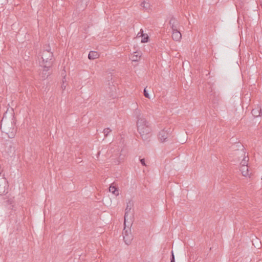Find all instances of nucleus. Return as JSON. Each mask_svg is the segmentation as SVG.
<instances>
[{"mask_svg": "<svg viewBox=\"0 0 262 262\" xmlns=\"http://www.w3.org/2000/svg\"><path fill=\"white\" fill-rule=\"evenodd\" d=\"M137 130L141 138L144 142H148L151 136V127L150 123L146 118L137 120Z\"/></svg>", "mask_w": 262, "mask_h": 262, "instance_id": "1", "label": "nucleus"}, {"mask_svg": "<svg viewBox=\"0 0 262 262\" xmlns=\"http://www.w3.org/2000/svg\"><path fill=\"white\" fill-rule=\"evenodd\" d=\"M1 129L2 132L6 133L9 138H14L16 133V128L13 121H7L4 117L2 120Z\"/></svg>", "mask_w": 262, "mask_h": 262, "instance_id": "2", "label": "nucleus"}, {"mask_svg": "<svg viewBox=\"0 0 262 262\" xmlns=\"http://www.w3.org/2000/svg\"><path fill=\"white\" fill-rule=\"evenodd\" d=\"M49 48H50L49 47ZM53 56V53L51 51L50 49L43 50L41 52V55L42 60V63L40 66L45 68H51L52 66V62L51 60L52 59Z\"/></svg>", "mask_w": 262, "mask_h": 262, "instance_id": "3", "label": "nucleus"}, {"mask_svg": "<svg viewBox=\"0 0 262 262\" xmlns=\"http://www.w3.org/2000/svg\"><path fill=\"white\" fill-rule=\"evenodd\" d=\"M172 130L171 128H164L159 134V139L161 142H164L171 136Z\"/></svg>", "mask_w": 262, "mask_h": 262, "instance_id": "4", "label": "nucleus"}, {"mask_svg": "<svg viewBox=\"0 0 262 262\" xmlns=\"http://www.w3.org/2000/svg\"><path fill=\"white\" fill-rule=\"evenodd\" d=\"M8 182L4 178H0V195H3L7 192L8 188Z\"/></svg>", "mask_w": 262, "mask_h": 262, "instance_id": "5", "label": "nucleus"}, {"mask_svg": "<svg viewBox=\"0 0 262 262\" xmlns=\"http://www.w3.org/2000/svg\"><path fill=\"white\" fill-rule=\"evenodd\" d=\"M169 24L172 31H176L177 30H179V22L174 16H172L171 17Z\"/></svg>", "mask_w": 262, "mask_h": 262, "instance_id": "6", "label": "nucleus"}, {"mask_svg": "<svg viewBox=\"0 0 262 262\" xmlns=\"http://www.w3.org/2000/svg\"><path fill=\"white\" fill-rule=\"evenodd\" d=\"M124 226L125 228H129L133 224V218L131 215L127 216L125 218V216H124Z\"/></svg>", "mask_w": 262, "mask_h": 262, "instance_id": "7", "label": "nucleus"}, {"mask_svg": "<svg viewBox=\"0 0 262 262\" xmlns=\"http://www.w3.org/2000/svg\"><path fill=\"white\" fill-rule=\"evenodd\" d=\"M172 38L173 40L176 41H179L182 38V35L179 30L172 31Z\"/></svg>", "mask_w": 262, "mask_h": 262, "instance_id": "8", "label": "nucleus"}, {"mask_svg": "<svg viewBox=\"0 0 262 262\" xmlns=\"http://www.w3.org/2000/svg\"><path fill=\"white\" fill-rule=\"evenodd\" d=\"M129 234L123 235V240L125 244L127 245H129L131 243V241L133 238V236L131 233V230L129 229Z\"/></svg>", "mask_w": 262, "mask_h": 262, "instance_id": "9", "label": "nucleus"}, {"mask_svg": "<svg viewBox=\"0 0 262 262\" xmlns=\"http://www.w3.org/2000/svg\"><path fill=\"white\" fill-rule=\"evenodd\" d=\"M134 115L137 119V120H139L141 118H145L144 116L141 114V111L138 108L135 110L134 112Z\"/></svg>", "mask_w": 262, "mask_h": 262, "instance_id": "10", "label": "nucleus"}, {"mask_svg": "<svg viewBox=\"0 0 262 262\" xmlns=\"http://www.w3.org/2000/svg\"><path fill=\"white\" fill-rule=\"evenodd\" d=\"M240 170L243 176L247 177L250 176L249 173V169L248 165H244V166H241Z\"/></svg>", "mask_w": 262, "mask_h": 262, "instance_id": "11", "label": "nucleus"}, {"mask_svg": "<svg viewBox=\"0 0 262 262\" xmlns=\"http://www.w3.org/2000/svg\"><path fill=\"white\" fill-rule=\"evenodd\" d=\"M109 190L110 192H112V193L115 194V195L117 196L119 195V191L117 187L114 185V183H112L110 187Z\"/></svg>", "mask_w": 262, "mask_h": 262, "instance_id": "12", "label": "nucleus"}, {"mask_svg": "<svg viewBox=\"0 0 262 262\" xmlns=\"http://www.w3.org/2000/svg\"><path fill=\"white\" fill-rule=\"evenodd\" d=\"M133 206V203L130 201H129L128 203H127V206L126 207L125 210V214L124 216H125V218L127 216H129V213L130 212L132 207Z\"/></svg>", "mask_w": 262, "mask_h": 262, "instance_id": "13", "label": "nucleus"}, {"mask_svg": "<svg viewBox=\"0 0 262 262\" xmlns=\"http://www.w3.org/2000/svg\"><path fill=\"white\" fill-rule=\"evenodd\" d=\"M99 56V55L97 52L92 51L90 52L88 58L89 59H95L98 58Z\"/></svg>", "mask_w": 262, "mask_h": 262, "instance_id": "14", "label": "nucleus"}, {"mask_svg": "<svg viewBox=\"0 0 262 262\" xmlns=\"http://www.w3.org/2000/svg\"><path fill=\"white\" fill-rule=\"evenodd\" d=\"M44 68V69L43 70V71L41 74V76L43 79H46L50 75V73L48 72V71L49 70V69L50 68Z\"/></svg>", "mask_w": 262, "mask_h": 262, "instance_id": "15", "label": "nucleus"}, {"mask_svg": "<svg viewBox=\"0 0 262 262\" xmlns=\"http://www.w3.org/2000/svg\"><path fill=\"white\" fill-rule=\"evenodd\" d=\"M140 5L145 10H148L150 7V4L148 2H146L145 1H143Z\"/></svg>", "mask_w": 262, "mask_h": 262, "instance_id": "16", "label": "nucleus"}, {"mask_svg": "<svg viewBox=\"0 0 262 262\" xmlns=\"http://www.w3.org/2000/svg\"><path fill=\"white\" fill-rule=\"evenodd\" d=\"M249 161V158L245 157L242 162L240 163L241 166H244V165H248V162Z\"/></svg>", "mask_w": 262, "mask_h": 262, "instance_id": "17", "label": "nucleus"}, {"mask_svg": "<svg viewBox=\"0 0 262 262\" xmlns=\"http://www.w3.org/2000/svg\"><path fill=\"white\" fill-rule=\"evenodd\" d=\"M142 37V38L141 40L142 42L145 43V42H147L148 41L149 37L147 34H143Z\"/></svg>", "mask_w": 262, "mask_h": 262, "instance_id": "18", "label": "nucleus"}, {"mask_svg": "<svg viewBox=\"0 0 262 262\" xmlns=\"http://www.w3.org/2000/svg\"><path fill=\"white\" fill-rule=\"evenodd\" d=\"M112 130L110 128H105L103 129V133L104 134L105 137H106L108 136V134L110 132H111Z\"/></svg>", "mask_w": 262, "mask_h": 262, "instance_id": "19", "label": "nucleus"}, {"mask_svg": "<svg viewBox=\"0 0 262 262\" xmlns=\"http://www.w3.org/2000/svg\"><path fill=\"white\" fill-rule=\"evenodd\" d=\"M129 229H130V228H125V227H124V229H123V232H122V234H123V235L129 234Z\"/></svg>", "mask_w": 262, "mask_h": 262, "instance_id": "20", "label": "nucleus"}, {"mask_svg": "<svg viewBox=\"0 0 262 262\" xmlns=\"http://www.w3.org/2000/svg\"><path fill=\"white\" fill-rule=\"evenodd\" d=\"M140 56H139V55L138 54H134L133 56H132V60L133 61H137L138 60V59L140 58Z\"/></svg>", "mask_w": 262, "mask_h": 262, "instance_id": "21", "label": "nucleus"}, {"mask_svg": "<svg viewBox=\"0 0 262 262\" xmlns=\"http://www.w3.org/2000/svg\"><path fill=\"white\" fill-rule=\"evenodd\" d=\"M143 93H144V96L146 98H149V94H148V93L147 92V91L146 90V88L144 89Z\"/></svg>", "mask_w": 262, "mask_h": 262, "instance_id": "22", "label": "nucleus"}, {"mask_svg": "<svg viewBox=\"0 0 262 262\" xmlns=\"http://www.w3.org/2000/svg\"><path fill=\"white\" fill-rule=\"evenodd\" d=\"M171 255L170 257V262H175L174 255L173 252V251H171Z\"/></svg>", "mask_w": 262, "mask_h": 262, "instance_id": "23", "label": "nucleus"}, {"mask_svg": "<svg viewBox=\"0 0 262 262\" xmlns=\"http://www.w3.org/2000/svg\"><path fill=\"white\" fill-rule=\"evenodd\" d=\"M111 90H112V92H110L111 93L110 95H111V96H114L113 92H114V90H115V91L116 90L115 86L114 85H112Z\"/></svg>", "mask_w": 262, "mask_h": 262, "instance_id": "24", "label": "nucleus"}, {"mask_svg": "<svg viewBox=\"0 0 262 262\" xmlns=\"http://www.w3.org/2000/svg\"><path fill=\"white\" fill-rule=\"evenodd\" d=\"M140 161L143 166H146L145 159H140Z\"/></svg>", "mask_w": 262, "mask_h": 262, "instance_id": "25", "label": "nucleus"}, {"mask_svg": "<svg viewBox=\"0 0 262 262\" xmlns=\"http://www.w3.org/2000/svg\"><path fill=\"white\" fill-rule=\"evenodd\" d=\"M143 34H144L143 33V31L142 29H141L140 32L138 33L137 35L139 36H142L143 35Z\"/></svg>", "mask_w": 262, "mask_h": 262, "instance_id": "26", "label": "nucleus"}, {"mask_svg": "<svg viewBox=\"0 0 262 262\" xmlns=\"http://www.w3.org/2000/svg\"><path fill=\"white\" fill-rule=\"evenodd\" d=\"M256 112H257V111H256V110H252V114H253V115H255V116H257V115H256Z\"/></svg>", "mask_w": 262, "mask_h": 262, "instance_id": "27", "label": "nucleus"}, {"mask_svg": "<svg viewBox=\"0 0 262 262\" xmlns=\"http://www.w3.org/2000/svg\"><path fill=\"white\" fill-rule=\"evenodd\" d=\"M21 215H22V216H23L22 220H24L25 219V214H24V212L23 209H22V210H21Z\"/></svg>", "mask_w": 262, "mask_h": 262, "instance_id": "28", "label": "nucleus"}, {"mask_svg": "<svg viewBox=\"0 0 262 262\" xmlns=\"http://www.w3.org/2000/svg\"><path fill=\"white\" fill-rule=\"evenodd\" d=\"M260 113H261V110H260V112H259V114H260ZM259 115H258L259 116Z\"/></svg>", "mask_w": 262, "mask_h": 262, "instance_id": "29", "label": "nucleus"}]
</instances>
